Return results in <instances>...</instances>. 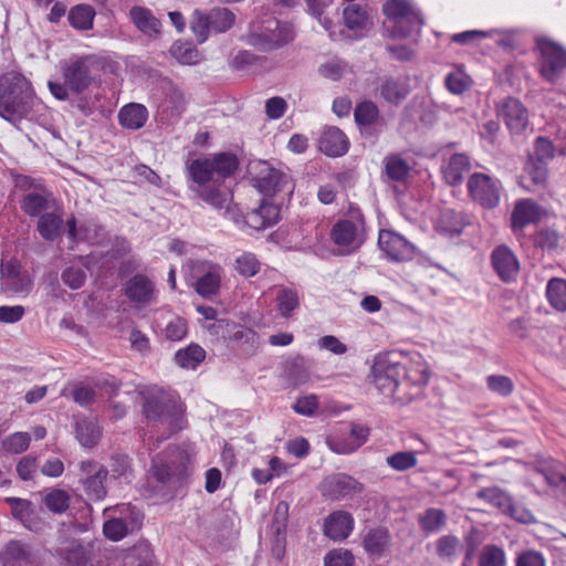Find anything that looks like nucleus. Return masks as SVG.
Instances as JSON below:
<instances>
[{
    "label": "nucleus",
    "instance_id": "obj_25",
    "mask_svg": "<svg viewBox=\"0 0 566 566\" xmlns=\"http://www.w3.org/2000/svg\"><path fill=\"white\" fill-rule=\"evenodd\" d=\"M471 169L470 157L462 153L453 154L442 166V175L450 186H459L463 182L464 175Z\"/></svg>",
    "mask_w": 566,
    "mask_h": 566
},
{
    "label": "nucleus",
    "instance_id": "obj_53",
    "mask_svg": "<svg viewBox=\"0 0 566 566\" xmlns=\"http://www.w3.org/2000/svg\"><path fill=\"white\" fill-rule=\"evenodd\" d=\"M49 205L48 197L38 192H28L21 200V209L29 217H38L46 210Z\"/></svg>",
    "mask_w": 566,
    "mask_h": 566
},
{
    "label": "nucleus",
    "instance_id": "obj_63",
    "mask_svg": "<svg viewBox=\"0 0 566 566\" xmlns=\"http://www.w3.org/2000/svg\"><path fill=\"white\" fill-rule=\"evenodd\" d=\"M525 171L534 185L545 184L548 175L547 164L528 158Z\"/></svg>",
    "mask_w": 566,
    "mask_h": 566
},
{
    "label": "nucleus",
    "instance_id": "obj_5",
    "mask_svg": "<svg viewBox=\"0 0 566 566\" xmlns=\"http://www.w3.org/2000/svg\"><path fill=\"white\" fill-rule=\"evenodd\" d=\"M294 39V29L290 23L270 17L260 25L252 24L247 35L248 44L261 51H270L283 46Z\"/></svg>",
    "mask_w": 566,
    "mask_h": 566
},
{
    "label": "nucleus",
    "instance_id": "obj_16",
    "mask_svg": "<svg viewBox=\"0 0 566 566\" xmlns=\"http://www.w3.org/2000/svg\"><path fill=\"white\" fill-rule=\"evenodd\" d=\"M124 295L137 306H146L156 300L154 281L145 274L133 275L125 284Z\"/></svg>",
    "mask_w": 566,
    "mask_h": 566
},
{
    "label": "nucleus",
    "instance_id": "obj_2",
    "mask_svg": "<svg viewBox=\"0 0 566 566\" xmlns=\"http://www.w3.org/2000/svg\"><path fill=\"white\" fill-rule=\"evenodd\" d=\"M32 83L20 72L9 71L0 75V116L9 122L22 118L32 108Z\"/></svg>",
    "mask_w": 566,
    "mask_h": 566
},
{
    "label": "nucleus",
    "instance_id": "obj_33",
    "mask_svg": "<svg viewBox=\"0 0 566 566\" xmlns=\"http://www.w3.org/2000/svg\"><path fill=\"white\" fill-rule=\"evenodd\" d=\"M148 119L146 106L138 103H129L123 106L118 113L119 124L127 129L136 130L142 128Z\"/></svg>",
    "mask_w": 566,
    "mask_h": 566
},
{
    "label": "nucleus",
    "instance_id": "obj_23",
    "mask_svg": "<svg viewBox=\"0 0 566 566\" xmlns=\"http://www.w3.org/2000/svg\"><path fill=\"white\" fill-rule=\"evenodd\" d=\"M470 224L468 214L453 209H446L440 213L436 224V230L443 235L453 237L462 233L464 228Z\"/></svg>",
    "mask_w": 566,
    "mask_h": 566
},
{
    "label": "nucleus",
    "instance_id": "obj_39",
    "mask_svg": "<svg viewBox=\"0 0 566 566\" xmlns=\"http://www.w3.org/2000/svg\"><path fill=\"white\" fill-rule=\"evenodd\" d=\"M63 229V219L53 213L46 212L40 216L38 220V231L42 239L46 241L56 240Z\"/></svg>",
    "mask_w": 566,
    "mask_h": 566
},
{
    "label": "nucleus",
    "instance_id": "obj_49",
    "mask_svg": "<svg viewBox=\"0 0 566 566\" xmlns=\"http://www.w3.org/2000/svg\"><path fill=\"white\" fill-rule=\"evenodd\" d=\"M166 109L170 116H180L186 109V98L184 92L174 84H168L165 88Z\"/></svg>",
    "mask_w": 566,
    "mask_h": 566
},
{
    "label": "nucleus",
    "instance_id": "obj_42",
    "mask_svg": "<svg viewBox=\"0 0 566 566\" xmlns=\"http://www.w3.org/2000/svg\"><path fill=\"white\" fill-rule=\"evenodd\" d=\"M416 21L408 19H398L391 23V27L388 28L389 35L391 38L406 39L410 36L415 32H419L423 25V20L421 13L418 10H415Z\"/></svg>",
    "mask_w": 566,
    "mask_h": 566
},
{
    "label": "nucleus",
    "instance_id": "obj_54",
    "mask_svg": "<svg viewBox=\"0 0 566 566\" xmlns=\"http://www.w3.org/2000/svg\"><path fill=\"white\" fill-rule=\"evenodd\" d=\"M386 463L397 472L413 469L418 464L417 452L399 451L386 458Z\"/></svg>",
    "mask_w": 566,
    "mask_h": 566
},
{
    "label": "nucleus",
    "instance_id": "obj_36",
    "mask_svg": "<svg viewBox=\"0 0 566 566\" xmlns=\"http://www.w3.org/2000/svg\"><path fill=\"white\" fill-rule=\"evenodd\" d=\"M354 118L360 133L367 134L373 125L379 119V108L371 101L358 103L354 109Z\"/></svg>",
    "mask_w": 566,
    "mask_h": 566
},
{
    "label": "nucleus",
    "instance_id": "obj_11",
    "mask_svg": "<svg viewBox=\"0 0 566 566\" xmlns=\"http://www.w3.org/2000/svg\"><path fill=\"white\" fill-rule=\"evenodd\" d=\"M364 219L361 216L355 220H338L332 228L331 240L343 251L349 253L357 250L363 243Z\"/></svg>",
    "mask_w": 566,
    "mask_h": 566
},
{
    "label": "nucleus",
    "instance_id": "obj_1",
    "mask_svg": "<svg viewBox=\"0 0 566 566\" xmlns=\"http://www.w3.org/2000/svg\"><path fill=\"white\" fill-rule=\"evenodd\" d=\"M375 386L386 396L409 402L430 379V368L418 352L391 350L375 357L371 368Z\"/></svg>",
    "mask_w": 566,
    "mask_h": 566
},
{
    "label": "nucleus",
    "instance_id": "obj_38",
    "mask_svg": "<svg viewBox=\"0 0 566 566\" xmlns=\"http://www.w3.org/2000/svg\"><path fill=\"white\" fill-rule=\"evenodd\" d=\"M548 304L558 312H566V280L552 277L545 290Z\"/></svg>",
    "mask_w": 566,
    "mask_h": 566
},
{
    "label": "nucleus",
    "instance_id": "obj_8",
    "mask_svg": "<svg viewBox=\"0 0 566 566\" xmlns=\"http://www.w3.org/2000/svg\"><path fill=\"white\" fill-rule=\"evenodd\" d=\"M167 459L153 461V474L160 483L180 482L187 476L188 457L178 447H170L166 451Z\"/></svg>",
    "mask_w": 566,
    "mask_h": 566
},
{
    "label": "nucleus",
    "instance_id": "obj_46",
    "mask_svg": "<svg viewBox=\"0 0 566 566\" xmlns=\"http://www.w3.org/2000/svg\"><path fill=\"white\" fill-rule=\"evenodd\" d=\"M275 301L277 312L284 318H289L300 306L298 293L290 287L281 289L276 294Z\"/></svg>",
    "mask_w": 566,
    "mask_h": 566
},
{
    "label": "nucleus",
    "instance_id": "obj_28",
    "mask_svg": "<svg viewBox=\"0 0 566 566\" xmlns=\"http://www.w3.org/2000/svg\"><path fill=\"white\" fill-rule=\"evenodd\" d=\"M129 19L142 33L148 36H157L160 33V21L154 15L151 10L146 7H132L129 10Z\"/></svg>",
    "mask_w": 566,
    "mask_h": 566
},
{
    "label": "nucleus",
    "instance_id": "obj_12",
    "mask_svg": "<svg viewBox=\"0 0 566 566\" xmlns=\"http://www.w3.org/2000/svg\"><path fill=\"white\" fill-rule=\"evenodd\" d=\"M80 470L86 474L83 480V488L87 497L92 501H102L107 494L105 481L108 475V470L93 460L82 461Z\"/></svg>",
    "mask_w": 566,
    "mask_h": 566
},
{
    "label": "nucleus",
    "instance_id": "obj_14",
    "mask_svg": "<svg viewBox=\"0 0 566 566\" xmlns=\"http://www.w3.org/2000/svg\"><path fill=\"white\" fill-rule=\"evenodd\" d=\"M370 429L360 422H353L347 437H335L327 440L328 448L337 454H350L365 444Z\"/></svg>",
    "mask_w": 566,
    "mask_h": 566
},
{
    "label": "nucleus",
    "instance_id": "obj_55",
    "mask_svg": "<svg viewBox=\"0 0 566 566\" xmlns=\"http://www.w3.org/2000/svg\"><path fill=\"white\" fill-rule=\"evenodd\" d=\"M170 53L181 64L193 65L200 61V52L190 43H175Z\"/></svg>",
    "mask_w": 566,
    "mask_h": 566
},
{
    "label": "nucleus",
    "instance_id": "obj_19",
    "mask_svg": "<svg viewBox=\"0 0 566 566\" xmlns=\"http://www.w3.org/2000/svg\"><path fill=\"white\" fill-rule=\"evenodd\" d=\"M2 284L6 290L19 295H28L33 287V280L28 271H21L17 262H8L1 268Z\"/></svg>",
    "mask_w": 566,
    "mask_h": 566
},
{
    "label": "nucleus",
    "instance_id": "obj_41",
    "mask_svg": "<svg viewBox=\"0 0 566 566\" xmlns=\"http://www.w3.org/2000/svg\"><path fill=\"white\" fill-rule=\"evenodd\" d=\"M94 18L95 10L92 6L77 4L70 10L67 20L74 29L86 31L93 28Z\"/></svg>",
    "mask_w": 566,
    "mask_h": 566
},
{
    "label": "nucleus",
    "instance_id": "obj_52",
    "mask_svg": "<svg viewBox=\"0 0 566 566\" xmlns=\"http://www.w3.org/2000/svg\"><path fill=\"white\" fill-rule=\"evenodd\" d=\"M343 19L349 30H361L368 22V13L360 4L353 3L344 9Z\"/></svg>",
    "mask_w": 566,
    "mask_h": 566
},
{
    "label": "nucleus",
    "instance_id": "obj_45",
    "mask_svg": "<svg viewBox=\"0 0 566 566\" xmlns=\"http://www.w3.org/2000/svg\"><path fill=\"white\" fill-rule=\"evenodd\" d=\"M76 438L85 448L97 444L101 438V429L96 421L83 419L76 423Z\"/></svg>",
    "mask_w": 566,
    "mask_h": 566
},
{
    "label": "nucleus",
    "instance_id": "obj_15",
    "mask_svg": "<svg viewBox=\"0 0 566 566\" xmlns=\"http://www.w3.org/2000/svg\"><path fill=\"white\" fill-rule=\"evenodd\" d=\"M361 490V483L345 473L328 475L321 484L322 494L332 500H340L354 493H359Z\"/></svg>",
    "mask_w": 566,
    "mask_h": 566
},
{
    "label": "nucleus",
    "instance_id": "obj_34",
    "mask_svg": "<svg viewBox=\"0 0 566 566\" xmlns=\"http://www.w3.org/2000/svg\"><path fill=\"white\" fill-rule=\"evenodd\" d=\"M196 197L210 207L222 210L228 208L229 196L220 189L219 185L208 184L200 187H190Z\"/></svg>",
    "mask_w": 566,
    "mask_h": 566
},
{
    "label": "nucleus",
    "instance_id": "obj_51",
    "mask_svg": "<svg viewBox=\"0 0 566 566\" xmlns=\"http://www.w3.org/2000/svg\"><path fill=\"white\" fill-rule=\"evenodd\" d=\"M71 496L62 489H51L44 496L46 509L55 514L64 513L70 507Z\"/></svg>",
    "mask_w": 566,
    "mask_h": 566
},
{
    "label": "nucleus",
    "instance_id": "obj_58",
    "mask_svg": "<svg viewBox=\"0 0 566 566\" xmlns=\"http://www.w3.org/2000/svg\"><path fill=\"white\" fill-rule=\"evenodd\" d=\"M354 563L353 553L345 548L332 549L324 557L325 566H354Z\"/></svg>",
    "mask_w": 566,
    "mask_h": 566
},
{
    "label": "nucleus",
    "instance_id": "obj_29",
    "mask_svg": "<svg viewBox=\"0 0 566 566\" xmlns=\"http://www.w3.org/2000/svg\"><path fill=\"white\" fill-rule=\"evenodd\" d=\"M520 273V261L506 245H497V277L503 282L516 281Z\"/></svg>",
    "mask_w": 566,
    "mask_h": 566
},
{
    "label": "nucleus",
    "instance_id": "obj_62",
    "mask_svg": "<svg viewBox=\"0 0 566 566\" xmlns=\"http://www.w3.org/2000/svg\"><path fill=\"white\" fill-rule=\"evenodd\" d=\"M127 532V525L120 518L108 520L104 523L103 526L104 535L113 542H118L123 539L126 536Z\"/></svg>",
    "mask_w": 566,
    "mask_h": 566
},
{
    "label": "nucleus",
    "instance_id": "obj_48",
    "mask_svg": "<svg viewBox=\"0 0 566 566\" xmlns=\"http://www.w3.org/2000/svg\"><path fill=\"white\" fill-rule=\"evenodd\" d=\"M233 268L238 274L248 279L260 272L261 262L254 253L243 252L234 259Z\"/></svg>",
    "mask_w": 566,
    "mask_h": 566
},
{
    "label": "nucleus",
    "instance_id": "obj_43",
    "mask_svg": "<svg viewBox=\"0 0 566 566\" xmlns=\"http://www.w3.org/2000/svg\"><path fill=\"white\" fill-rule=\"evenodd\" d=\"M210 159L214 174L222 179L231 177L239 168V159L232 153H218Z\"/></svg>",
    "mask_w": 566,
    "mask_h": 566
},
{
    "label": "nucleus",
    "instance_id": "obj_50",
    "mask_svg": "<svg viewBox=\"0 0 566 566\" xmlns=\"http://www.w3.org/2000/svg\"><path fill=\"white\" fill-rule=\"evenodd\" d=\"M31 443V436L29 432L18 431L6 437L1 447L6 453L21 454L27 451Z\"/></svg>",
    "mask_w": 566,
    "mask_h": 566
},
{
    "label": "nucleus",
    "instance_id": "obj_18",
    "mask_svg": "<svg viewBox=\"0 0 566 566\" xmlns=\"http://www.w3.org/2000/svg\"><path fill=\"white\" fill-rule=\"evenodd\" d=\"M354 526L355 520L349 512L334 511L324 520L323 534L334 542H343L353 533Z\"/></svg>",
    "mask_w": 566,
    "mask_h": 566
},
{
    "label": "nucleus",
    "instance_id": "obj_17",
    "mask_svg": "<svg viewBox=\"0 0 566 566\" xmlns=\"http://www.w3.org/2000/svg\"><path fill=\"white\" fill-rule=\"evenodd\" d=\"M468 192L473 201L484 209H492L495 206V185L489 175H471L468 180Z\"/></svg>",
    "mask_w": 566,
    "mask_h": 566
},
{
    "label": "nucleus",
    "instance_id": "obj_40",
    "mask_svg": "<svg viewBox=\"0 0 566 566\" xmlns=\"http://www.w3.org/2000/svg\"><path fill=\"white\" fill-rule=\"evenodd\" d=\"M206 358V350L198 344H190L175 354V361L186 369H196Z\"/></svg>",
    "mask_w": 566,
    "mask_h": 566
},
{
    "label": "nucleus",
    "instance_id": "obj_22",
    "mask_svg": "<svg viewBox=\"0 0 566 566\" xmlns=\"http://www.w3.org/2000/svg\"><path fill=\"white\" fill-rule=\"evenodd\" d=\"M378 92L387 103L399 105L410 94L409 80L406 77H385L378 86Z\"/></svg>",
    "mask_w": 566,
    "mask_h": 566
},
{
    "label": "nucleus",
    "instance_id": "obj_26",
    "mask_svg": "<svg viewBox=\"0 0 566 566\" xmlns=\"http://www.w3.org/2000/svg\"><path fill=\"white\" fill-rule=\"evenodd\" d=\"M187 178L190 187H200L211 184L213 179V166L209 157H200L186 163Z\"/></svg>",
    "mask_w": 566,
    "mask_h": 566
},
{
    "label": "nucleus",
    "instance_id": "obj_56",
    "mask_svg": "<svg viewBox=\"0 0 566 566\" xmlns=\"http://www.w3.org/2000/svg\"><path fill=\"white\" fill-rule=\"evenodd\" d=\"M555 156V146L553 142L546 137H537L534 143V153L528 156V158L548 163Z\"/></svg>",
    "mask_w": 566,
    "mask_h": 566
},
{
    "label": "nucleus",
    "instance_id": "obj_30",
    "mask_svg": "<svg viewBox=\"0 0 566 566\" xmlns=\"http://www.w3.org/2000/svg\"><path fill=\"white\" fill-rule=\"evenodd\" d=\"M542 218L539 206L531 199H522L515 203L512 213V226L514 229H522L525 226L535 223Z\"/></svg>",
    "mask_w": 566,
    "mask_h": 566
},
{
    "label": "nucleus",
    "instance_id": "obj_7",
    "mask_svg": "<svg viewBox=\"0 0 566 566\" xmlns=\"http://www.w3.org/2000/svg\"><path fill=\"white\" fill-rule=\"evenodd\" d=\"M235 22V14L228 8H212L209 12L196 9L191 15L190 27L198 43H203L210 32L223 33Z\"/></svg>",
    "mask_w": 566,
    "mask_h": 566
},
{
    "label": "nucleus",
    "instance_id": "obj_13",
    "mask_svg": "<svg viewBox=\"0 0 566 566\" xmlns=\"http://www.w3.org/2000/svg\"><path fill=\"white\" fill-rule=\"evenodd\" d=\"M378 245L390 261L406 262L411 260L415 255L413 244L391 230H380Z\"/></svg>",
    "mask_w": 566,
    "mask_h": 566
},
{
    "label": "nucleus",
    "instance_id": "obj_27",
    "mask_svg": "<svg viewBox=\"0 0 566 566\" xmlns=\"http://www.w3.org/2000/svg\"><path fill=\"white\" fill-rule=\"evenodd\" d=\"M4 502L10 505L13 517L20 521L27 528L31 531L40 530L41 522L35 516L31 501L9 496L4 499Z\"/></svg>",
    "mask_w": 566,
    "mask_h": 566
},
{
    "label": "nucleus",
    "instance_id": "obj_31",
    "mask_svg": "<svg viewBox=\"0 0 566 566\" xmlns=\"http://www.w3.org/2000/svg\"><path fill=\"white\" fill-rule=\"evenodd\" d=\"M391 543V535L388 528L379 526L368 530L363 538L365 552L371 556L380 557Z\"/></svg>",
    "mask_w": 566,
    "mask_h": 566
},
{
    "label": "nucleus",
    "instance_id": "obj_10",
    "mask_svg": "<svg viewBox=\"0 0 566 566\" xmlns=\"http://www.w3.org/2000/svg\"><path fill=\"white\" fill-rule=\"evenodd\" d=\"M191 270L197 276L192 286L198 295L210 298L219 293L223 276V269L219 264L193 261L191 262Z\"/></svg>",
    "mask_w": 566,
    "mask_h": 566
},
{
    "label": "nucleus",
    "instance_id": "obj_59",
    "mask_svg": "<svg viewBox=\"0 0 566 566\" xmlns=\"http://www.w3.org/2000/svg\"><path fill=\"white\" fill-rule=\"evenodd\" d=\"M187 331V321L180 316H176L166 325L164 333L167 339L179 342L186 337Z\"/></svg>",
    "mask_w": 566,
    "mask_h": 566
},
{
    "label": "nucleus",
    "instance_id": "obj_60",
    "mask_svg": "<svg viewBox=\"0 0 566 566\" xmlns=\"http://www.w3.org/2000/svg\"><path fill=\"white\" fill-rule=\"evenodd\" d=\"M471 84V80L462 72H451L446 77V86L452 94L464 93Z\"/></svg>",
    "mask_w": 566,
    "mask_h": 566
},
{
    "label": "nucleus",
    "instance_id": "obj_3",
    "mask_svg": "<svg viewBox=\"0 0 566 566\" xmlns=\"http://www.w3.org/2000/svg\"><path fill=\"white\" fill-rule=\"evenodd\" d=\"M252 186L262 195L272 197L277 192L294 191V180L289 168L274 167L268 160H254L249 165Z\"/></svg>",
    "mask_w": 566,
    "mask_h": 566
},
{
    "label": "nucleus",
    "instance_id": "obj_61",
    "mask_svg": "<svg viewBox=\"0 0 566 566\" xmlns=\"http://www.w3.org/2000/svg\"><path fill=\"white\" fill-rule=\"evenodd\" d=\"M437 554L441 558H451L460 547V539L454 535H443L437 541Z\"/></svg>",
    "mask_w": 566,
    "mask_h": 566
},
{
    "label": "nucleus",
    "instance_id": "obj_47",
    "mask_svg": "<svg viewBox=\"0 0 566 566\" xmlns=\"http://www.w3.org/2000/svg\"><path fill=\"white\" fill-rule=\"evenodd\" d=\"M386 175L395 181H405L410 174V166L401 156L392 154L385 158Z\"/></svg>",
    "mask_w": 566,
    "mask_h": 566
},
{
    "label": "nucleus",
    "instance_id": "obj_32",
    "mask_svg": "<svg viewBox=\"0 0 566 566\" xmlns=\"http://www.w3.org/2000/svg\"><path fill=\"white\" fill-rule=\"evenodd\" d=\"M62 566H86L91 551L77 541L67 543L57 552Z\"/></svg>",
    "mask_w": 566,
    "mask_h": 566
},
{
    "label": "nucleus",
    "instance_id": "obj_37",
    "mask_svg": "<svg viewBox=\"0 0 566 566\" xmlns=\"http://www.w3.org/2000/svg\"><path fill=\"white\" fill-rule=\"evenodd\" d=\"M420 530L426 534H436L447 524V514L441 509L429 507L418 516Z\"/></svg>",
    "mask_w": 566,
    "mask_h": 566
},
{
    "label": "nucleus",
    "instance_id": "obj_35",
    "mask_svg": "<svg viewBox=\"0 0 566 566\" xmlns=\"http://www.w3.org/2000/svg\"><path fill=\"white\" fill-rule=\"evenodd\" d=\"M4 566H27L31 564L29 547L20 541H10L0 554Z\"/></svg>",
    "mask_w": 566,
    "mask_h": 566
},
{
    "label": "nucleus",
    "instance_id": "obj_9",
    "mask_svg": "<svg viewBox=\"0 0 566 566\" xmlns=\"http://www.w3.org/2000/svg\"><path fill=\"white\" fill-rule=\"evenodd\" d=\"M536 46L541 53L539 73L548 82L555 83L566 69V50L548 39H538Z\"/></svg>",
    "mask_w": 566,
    "mask_h": 566
},
{
    "label": "nucleus",
    "instance_id": "obj_44",
    "mask_svg": "<svg viewBox=\"0 0 566 566\" xmlns=\"http://www.w3.org/2000/svg\"><path fill=\"white\" fill-rule=\"evenodd\" d=\"M415 8L407 0H387L382 6V13L387 17L390 23L398 19H408L416 21Z\"/></svg>",
    "mask_w": 566,
    "mask_h": 566
},
{
    "label": "nucleus",
    "instance_id": "obj_57",
    "mask_svg": "<svg viewBox=\"0 0 566 566\" xmlns=\"http://www.w3.org/2000/svg\"><path fill=\"white\" fill-rule=\"evenodd\" d=\"M39 469V461L35 455H23L17 463L15 471L20 480L30 481L34 478Z\"/></svg>",
    "mask_w": 566,
    "mask_h": 566
},
{
    "label": "nucleus",
    "instance_id": "obj_64",
    "mask_svg": "<svg viewBox=\"0 0 566 566\" xmlns=\"http://www.w3.org/2000/svg\"><path fill=\"white\" fill-rule=\"evenodd\" d=\"M62 282L72 290L82 287L86 280L85 272L80 268H66L61 275Z\"/></svg>",
    "mask_w": 566,
    "mask_h": 566
},
{
    "label": "nucleus",
    "instance_id": "obj_21",
    "mask_svg": "<svg viewBox=\"0 0 566 566\" xmlns=\"http://www.w3.org/2000/svg\"><path fill=\"white\" fill-rule=\"evenodd\" d=\"M318 148L328 157H340L349 149V139L343 130L331 126L323 130L318 139Z\"/></svg>",
    "mask_w": 566,
    "mask_h": 566
},
{
    "label": "nucleus",
    "instance_id": "obj_24",
    "mask_svg": "<svg viewBox=\"0 0 566 566\" xmlns=\"http://www.w3.org/2000/svg\"><path fill=\"white\" fill-rule=\"evenodd\" d=\"M503 117L512 134L522 133L528 125V113L516 98H509L503 105Z\"/></svg>",
    "mask_w": 566,
    "mask_h": 566
},
{
    "label": "nucleus",
    "instance_id": "obj_6",
    "mask_svg": "<svg viewBox=\"0 0 566 566\" xmlns=\"http://www.w3.org/2000/svg\"><path fill=\"white\" fill-rule=\"evenodd\" d=\"M99 69L101 60L94 54L70 59L61 66L63 80L74 94L83 93L95 83Z\"/></svg>",
    "mask_w": 566,
    "mask_h": 566
},
{
    "label": "nucleus",
    "instance_id": "obj_20",
    "mask_svg": "<svg viewBox=\"0 0 566 566\" xmlns=\"http://www.w3.org/2000/svg\"><path fill=\"white\" fill-rule=\"evenodd\" d=\"M279 206L263 200L261 205L244 216V223L253 230H264L279 222Z\"/></svg>",
    "mask_w": 566,
    "mask_h": 566
},
{
    "label": "nucleus",
    "instance_id": "obj_4",
    "mask_svg": "<svg viewBox=\"0 0 566 566\" xmlns=\"http://www.w3.org/2000/svg\"><path fill=\"white\" fill-rule=\"evenodd\" d=\"M143 413L149 421L167 422L171 432L181 430V403L161 389L144 392Z\"/></svg>",
    "mask_w": 566,
    "mask_h": 566
}]
</instances>
